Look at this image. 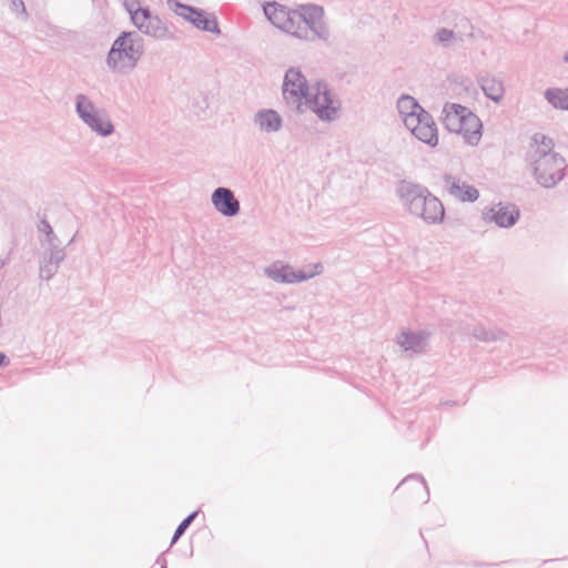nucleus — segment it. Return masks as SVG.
<instances>
[{"label": "nucleus", "mask_w": 568, "mask_h": 568, "mask_svg": "<svg viewBox=\"0 0 568 568\" xmlns=\"http://www.w3.org/2000/svg\"><path fill=\"white\" fill-rule=\"evenodd\" d=\"M552 149V140L544 134H535L529 145L534 176L545 187H551L561 181L566 170L565 159Z\"/></svg>", "instance_id": "nucleus-1"}, {"label": "nucleus", "mask_w": 568, "mask_h": 568, "mask_svg": "<svg viewBox=\"0 0 568 568\" xmlns=\"http://www.w3.org/2000/svg\"><path fill=\"white\" fill-rule=\"evenodd\" d=\"M443 112V123L449 132L462 136L470 145L479 143L483 123L471 110L457 103H448Z\"/></svg>", "instance_id": "nucleus-2"}, {"label": "nucleus", "mask_w": 568, "mask_h": 568, "mask_svg": "<svg viewBox=\"0 0 568 568\" xmlns=\"http://www.w3.org/2000/svg\"><path fill=\"white\" fill-rule=\"evenodd\" d=\"M142 53V47L138 40H135L132 33H123L119 37L108 57L109 65L116 71H123L131 69L135 65Z\"/></svg>", "instance_id": "nucleus-3"}, {"label": "nucleus", "mask_w": 568, "mask_h": 568, "mask_svg": "<svg viewBox=\"0 0 568 568\" xmlns=\"http://www.w3.org/2000/svg\"><path fill=\"white\" fill-rule=\"evenodd\" d=\"M124 8L129 12L133 24L142 32L153 37H161L165 32L161 20L152 16L139 0H125Z\"/></svg>", "instance_id": "nucleus-4"}, {"label": "nucleus", "mask_w": 568, "mask_h": 568, "mask_svg": "<svg viewBox=\"0 0 568 568\" xmlns=\"http://www.w3.org/2000/svg\"><path fill=\"white\" fill-rule=\"evenodd\" d=\"M409 207L413 212L419 214L425 221L430 223L442 221L444 217V206L442 202L430 194H415L410 200Z\"/></svg>", "instance_id": "nucleus-5"}, {"label": "nucleus", "mask_w": 568, "mask_h": 568, "mask_svg": "<svg viewBox=\"0 0 568 568\" xmlns=\"http://www.w3.org/2000/svg\"><path fill=\"white\" fill-rule=\"evenodd\" d=\"M415 138L432 146L438 143V130L432 115L424 111L418 116L408 120L405 125Z\"/></svg>", "instance_id": "nucleus-6"}, {"label": "nucleus", "mask_w": 568, "mask_h": 568, "mask_svg": "<svg viewBox=\"0 0 568 568\" xmlns=\"http://www.w3.org/2000/svg\"><path fill=\"white\" fill-rule=\"evenodd\" d=\"M311 89L307 85L305 77L296 69H290L284 79L283 94L285 100L301 105L303 99L307 101Z\"/></svg>", "instance_id": "nucleus-7"}, {"label": "nucleus", "mask_w": 568, "mask_h": 568, "mask_svg": "<svg viewBox=\"0 0 568 568\" xmlns=\"http://www.w3.org/2000/svg\"><path fill=\"white\" fill-rule=\"evenodd\" d=\"M306 103L322 119L329 120L336 114L334 101L332 100L329 92L322 84H316L311 88V93Z\"/></svg>", "instance_id": "nucleus-8"}, {"label": "nucleus", "mask_w": 568, "mask_h": 568, "mask_svg": "<svg viewBox=\"0 0 568 568\" xmlns=\"http://www.w3.org/2000/svg\"><path fill=\"white\" fill-rule=\"evenodd\" d=\"M77 109L80 116L98 133L106 135L112 132V124L97 112L94 106L84 97H79Z\"/></svg>", "instance_id": "nucleus-9"}, {"label": "nucleus", "mask_w": 568, "mask_h": 568, "mask_svg": "<svg viewBox=\"0 0 568 568\" xmlns=\"http://www.w3.org/2000/svg\"><path fill=\"white\" fill-rule=\"evenodd\" d=\"M176 13L189 20L196 28L204 31L220 33L219 24L214 16L206 14L202 11H196L193 8L186 6H178Z\"/></svg>", "instance_id": "nucleus-10"}, {"label": "nucleus", "mask_w": 568, "mask_h": 568, "mask_svg": "<svg viewBox=\"0 0 568 568\" xmlns=\"http://www.w3.org/2000/svg\"><path fill=\"white\" fill-rule=\"evenodd\" d=\"M444 187L454 199L462 202H474L478 199V190L464 180L446 176Z\"/></svg>", "instance_id": "nucleus-11"}, {"label": "nucleus", "mask_w": 568, "mask_h": 568, "mask_svg": "<svg viewBox=\"0 0 568 568\" xmlns=\"http://www.w3.org/2000/svg\"><path fill=\"white\" fill-rule=\"evenodd\" d=\"M215 209L225 216H233L240 210L239 201L229 189L219 187L212 195Z\"/></svg>", "instance_id": "nucleus-12"}, {"label": "nucleus", "mask_w": 568, "mask_h": 568, "mask_svg": "<svg viewBox=\"0 0 568 568\" xmlns=\"http://www.w3.org/2000/svg\"><path fill=\"white\" fill-rule=\"evenodd\" d=\"M296 10L301 14L303 22L307 26V31L310 33L321 27L324 18V10L322 7L304 4L298 7Z\"/></svg>", "instance_id": "nucleus-13"}, {"label": "nucleus", "mask_w": 568, "mask_h": 568, "mask_svg": "<svg viewBox=\"0 0 568 568\" xmlns=\"http://www.w3.org/2000/svg\"><path fill=\"white\" fill-rule=\"evenodd\" d=\"M292 9L286 7L270 3L264 8V12L268 20L278 29L285 30V28H291L288 24V17L291 14Z\"/></svg>", "instance_id": "nucleus-14"}, {"label": "nucleus", "mask_w": 568, "mask_h": 568, "mask_svg": "<svg viewBox=\"0 0 568 568\" xmlns=\"http://www.w3.org/2000/svg\"><path fill=\"white\" fill-rule=\"evenodd\" d=\"M397 108L405 125L408 123L409 119L416 118L419 113L425 111L416 100L409 95H403L398 100Z\"/></svg>", "instance_id": "nucleus-15"}, {"label": "nucleus", "mask_w": 568, "mask_h": 568, "mask_svg": "<svg viewBox=\"0 0 568 568\" xmlns=\"http://www.w3.org/2000/svg\"><path fill=\"white\" fill-rule=\"evenodd\" d=\"M287 22L291 28H285V32L293 34L298 39L308 38L310 32L307 31V26L303 22V19L296 9H292Z\"/></svg>", "instance_id": "nucleus-16"}, {"label": "nucleus", "mask_w": 568, "mask_h": 568, "mask_svg": "<svg viewBox=\"0 0 568 568\" xmlns=\"http://www.w3.org/2000/svg\"><path fill=\"white\" fill-rule=\"evenodd\" d=\"M256 122L261 130L272 132L280 129L282 121L275 111L266 110L257 113Z\"/></svg>", "instance_id": "nucleus-17"}, {"label": "nucleus", "mask_w": 568, "mask_h": 568, "mask_svg": "<svg viewBox=\"0 0 568 568\" xmlns=\"http://www.w3.org/2000/svg\"><path fill=\"white\" fill-rule=\"evenodd\" d=\"M546 99L555 108L568 110V89H549Z\"/></svg>", "instance_id": "nucleus-18"}, {"label": "nucleus", "mask_w": 568, "mask_h": 568, "mask_svg": "<svg viewBox=\"0 0 568 568\" xmlns=\"http://www.w3.org/2000/svg\"><path fill=\"white\" fill-rule=\"evenodd\" d=\"M519 217V211L511 205L503 206L499 210V226H511Z\"/></svg>", "instance_id": "nucleus-19"}, {"label": "nucleus", "mask_w": 568, "mask_h": 568, "mask_svg": "<svg viewBox=\"0 0 568 568\" xmlns=\"http://www.w3.org/2000/svg\"><path fill=\"white\" fill-rule=\"evenodd\" d=\"M397 489L403 494L412 490L418 495H423L426 490V487L424 483L418 479H406L398 486Z\"/></svg>", "instance_id": "nucleus-20"}, {"label": "nucleus", "mask_w": 568, "mask_h": 568, "mask_svg": "<svg viewBox=\"0 0 568 568\" xmlns=\"http://www.w3.org/2000/svg\"><path fill=\"white\" fill-rule=\"evenodd\" d=\"M196 516V513L191 514L187 516L176 528L175 534L172 538V544L176 542V540L183 535L185 529L190 526V524L193 521L194 517Z\"/></svg>", "instance_id": "nucleus-21"}, {"label": "nucleus", "mask_w": 568, "mask_h": 568, "mask_svg": "<svg viewBox=\"0 0 568 568\" xmlns=\"http://www.w3.org/2000/svg\"><path fill=\"white\" fill-rule=\"evenodd\" d=\"M479 222L481 226L497 223V212L494 209H489L488 211L483 212Z\"/></svg>", "instance_id": "nucleus-22"}, {"label": "nucleus", "mask_w": 568, "mask_h": 568, "mask_svg": "<svg viewBox=\"0 0 568 568\" xmlns=\"http://www.w3.org/2000/svg\"><path fill=\"white\" fill-rule=\"evenodd\" d=\"M416 336L414 335H409L407 333H403L400 338H399V344L405 348V349H409V348H413L414 345L416 344Z\"/></svg>", "instance_id": "nucleus-23"}, {"label": "nucleus", "mask_w": 568, "mask_h": 568, "mask_svg": "<svg viewBox=\"0 0 568 568\" xmlns=\"http://www.w3.org/2000/svg\"><path fill=\"white\" fill-rule=\"evenodd\" d=\"M453 37V32L448 30H442L438 33V38L440 41H448Z\"/></svg>", "instance_id": "nucleus-24"}, {"label": "nucleus", "mask_w": 568, "mask_h": 568, "mask_svg": "<svg viewBox=\"0 0 568 568\" xmlns=\"http://www.w3.org/2000/svg\"><path fill=\"white\" fill-rule=\"evenodd\" d=\"M4 359L6 356L2 353H0V366L3 364Z\"/></svg>", "instance_id": "nucleus-25"}, {"label": "nucleus", "mask_w": 568, "mask_h": 568, "mask_svg": "<svg viewBox=\"0 0 568 568\" xmlns=\"http://www.w3.org/2000/svg\"><path fill=\"white\" fill-rule=\"evenodd\" d=\"M565 61L568 63V53L565 55Z\"/></svg>", "instance_id": "nucleus-26"}, {"label": "nucleus", "mask_w": 568, "mask_h": 568, "mask_svg": "<svg viewBox=\"0 0 568 568\" xmlns=\"http://www.w3.org/2000/svg\"><path fill=\"white\" fill-rule=\"evenodd\" d=\"M162 568H166L165 566H163Z\"/></svg>", "instance_id": "nucleus-27"}]
</instances>
